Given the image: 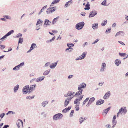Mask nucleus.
Masks as SVG:
<instances>
[{
    "label": "nucleus",
    "mask_w": 128,
    "mask_h": 128,
    "mask_svg": "<svg viewBox=\"0 0 128 128\" xmlns=\"http://www.w3.org/2000/svg\"><path fill=\"white\" fill-rule=\"evenodd\" d=\"M12 50V49L11 48H10L9 49H8V51H4V52H9V51H11V50Z\"/></svg>",
    "instance_id": "nucleus-56"
},
{
    "label": "nucleus",
    "mask_w": 128,
    "mask_h": 128,
    "mask_svg": "<svg viewBox=\"0 0 128 128\" xmlns=\"http://www.w3.org/2000/svg\"><path fill=\"white\" fill-rule=\"evenodd\" d=\"M98 24L97 23H95L92 24V28H93V29H95L97 28H98Z\"/></svg>",
    "instance_id": "nucleus-26"
},
{
    "label": "nucleus",
    "mask_w": 128,
    "mask_h": 128,
    "mask_svg": "<svg viewBox=\"0 0 128 128\" xmlns=\"http://www.w3.org/2000/svg\"><path fill=\"white\" fill-rule=\"evenodd\" d=\"M67 45L68 46L71 47L73 46H74V44H68Z\"/></svg>",
    "instance_id": "nucleus-45"
},
{
    "label": "nucleus",
    "mask_w": 128,
    "mask_h": 128,
    "mask_svg": "<svg viewBox=\"0 0 128 128\" xmlns=\"http://www.w3.org/2000/svg\"><path fill=\"white\" fill-rule=\"evenodd\" d=\"M5 115V114L4 113H2L1 114L0 116V117L2 118Z\"/></svg>",
    "instance_id": "nucleus-49"
},
{
    "label": "nucleus",
    "mask_w": 128,
    "mask_h": 128,
    "mask_svg": "<svg viewBox=\"0 0 128 128\" xmlns=\"http://www.w3.org/2000/svg\"><path fill=\"white\" fill-rule=\"evenodd\" d=\"M23 124V123L22 120H18L17 122L16 123V124L19 128L21 124L22 125V126Z\"/></svg>",
    "instance_id": "nucleus-13"
},
{
    "label": "nucleus",
    "mask_w": 128,
    "mask_h": 128,
    "mask_svg": "<svg viewBox=\"0 0 128 128\" xmlns=\"http://www.w3.org/2000/svg\"><path fill=\"white\" fill-rule=\"evenodd\" d=\"M14 32L13 30H12L8 32L5 35L0 39V40L6 38L7 36L10 35Z\"/></svg>",
    "instance_id": "nucleus-10"
},
{
    "label": "nucleus",
    "mask_w": 128,
    "mask_h": 128,
    "mask_svg": "<svg viewBox=\"0 0 128 128\" xmlns=\"http://www.w3.org/2000/svg\"><path fill=\"white\" fill-rule=\"evenodd\" d=\"M90 4L89 2H88L87 4L85 6V8L84 9L85 10H89L90 9Z\"/></svg>",
    "instance_id": "nucleus-21"
},
{
    "label": "nucleus",
    "mask_w": 128,
    "mask_h": 128,
    "mask_svg": "<svg viewBox=\"0 0 128 128\" xmlns=\"http://www.w3.org/2000/svg\"><path fill=\"white\" fill-rule=\"evenodd\" d=\"M118 42L120 43V44H122V45H125V44H124V43L122 42L119 41H118Z\"/></svg>",
    "instance_id": "nucleus-54"
},
{
    "label": "nucleus",
    "mask_w": 128,
    "mask_h": 128,
    "mask_svg": "<svg viewBox=\"0 0 128 128\" xmlns=\"http://www.w3.org/2000/svg\"><path fill=\"white\" fill-rule=\"evenodd\" d=\"M116 115H114V117L113 118L112 120H115L116 119Z\"/></svg>",
    "instance_id": "nucleus-57"
},
{
    "label": "nucleus",
    "mask_w": 128,
    "mask_h": 128,
    "mask_svg": "<svg viewBox=\"0 0 128 128\" xmlns=\"http://www.w3.org/2000/svg\"><path fill=\"white\" fill-rule=\"evenodd\" d=\"M97 13V11H96L94 10H93L92 11L90 12L89 17H93L96 15Z\"/></svg>",
    "instance_id": "nucleus-6"
},
{
    "label": "nucleus",
    "mask_w": 128,
    "mask_h": 128,
    "mask_svg": "<svg viewBox=\"0 0 128 128\" xmlns=\"http://www.w3.org/2000/svg\"><path fill=\"white\" fill-rule=\"evenodd\" d=\"M50 72V70H48L47 71H45L43 73L44 75H46L48 74Z\"/></svg>",
    "instance_id": "nucleus-37"
},
{
    "label": "nucleus",
    "mask_w": 128,
    "mask_h": 128,
    "mask_svg": "<svg viewBox=\"0 0 128 128\" xmlns=\"http://www.w3.org/2000/svg\"><path fill=\"white\" fill-rule=\"evenodd\" d=\"M72 76H73L72 75H69V76H68V79H70V78H72Z\"/></svg>",
    "instance_id": "nucleus-60"
},
{
    "label": "nucleus",
    "mask_w": 128,
    "mask_h": 128,
    "mask_svg": "<svg viewBox=\"0 0 128 128\" xmlns=\"http://www.w3.org/2000/svg\"><path fill=\"white\" fill-rule=\"evenodd\" d=\"M60 1V0H55L52 2V4L58 3Z\"/></svg>",
    "instance_id": "nucleus-40"
},
{
    "label": "nucleus",
    "mask_w": 128,
    "mask_h": 128,
    "mask_svg": "<svg viewBox=\"0 0 128 128\" xmlns=\"http://www.w3.org/2000/svg\"><path fill=\"white\" fill-rule=\"evenodd\" d=\"M104 102V100H100L97 101L96 103V104L98 105H100L103 104Z\"/></svg>",
    "instance_id": "nucleus-19"
},
{
    "label": "nucleus",
    "mask_w": 128,
    "mask_h": 128,
    "mask_svg": "<svg viewBox=\"0 0 128 128\" xmlns=\"http://www.w3.org/2000/svg\"><path fill=\"white\" fill-rule=\"evenodd\" d=\"M83 96V95H82L80 97V98H79V100L80 101L82 99Z\"/></svg>",
    "instance_id": "nucleus-52"
},
{
    "label": "nucleus",
    "mask_w": 128,
    "mask_h": 128,
    "mask_svg": "<svg viewBox=\"0 0 128 128\" xmlns=\"http://www.w3.org/2000/svg\"><path fill=\"white\" fill-rule=\"evenodd\" d=\"M79 104H78H78L76 105V106H76L75 107V108L76 109V111H78L79 110Z\"/></svg>",
    "instance_id": "nucleus-43"
},
{
    "label": "nucleus",
    "mask_w": 128,
    "mask_h": 128,
    "mask_svg": "<svg viewBox=\"0 0 128 128\" xmlns=\"http://www.w3.org/2000/svg\"><path fill=\"white\" fill-rule=\"evenodd\" d=\"M89 98H87L83 102V105L88 100Z\"/></svg>",
    "instance_id": "nucleus-41"
},
{
    "label": "nucleus",
    "mask_w": 128,
    "mask_h": 128,
    "mask_svg": "<svg viewBox=\"0 0 128 128\" xmlns=\"http://www.w3.org/2000/svg\"><path fill=\"white\" fill-rule=\"evenodd\" d=\"M36 44L34 43L32 44L31 45L30 49L27 52L28 53L30 52L32 50H33L34 48H36Z\"/></svg>",
    "instance_id": "nucleus-14"
},
{
    "label": "nucleus",
    "mask_w": 128,
    "mask_h": 128,
    "mask_svg": "<svg viewBox=\"0 0 128 128\" xmlns=\"http://www.w3.org/2000/svg\"><path fill=\"white\" fill-rule=\"evenodd\" d=\"M116 26V23H114L112 25V27H115Z\"/></svg>",
    "instance_id": "nucleus-62"
},
{
    "label": "nucleus",
    "mask_w": 128,
    "mask_h": 128,
    "mask_svg": "<svg viewBox=\"0 0 128 128\" xmlns=\"http://www.w3.org/2000/svg\"><path fill=\"white\" fill-rule=\"evenodd\" d=\"M52 32L54 33H57L58 32V31L56 30H52Z\"/></svg>",
    "instance_id": "nucleus-55"
},
{
    "label": "nucleus",
    "mask_w": 128,
    "mask_h": 128,
    "mask_svg": "<svg viewBox=\"0 0 128 128\" xmlns=\"http://www.w3.org/2000/svg\"><path fill=\"white\" fill-rule=\"evenodd\" d=\"M56 10V7L49 8L46 10V13L48 14H50L55 11Z\"/></svg>",
    "instance_id": "nucleus-5"
},
{
    "label": "nucleus",
    "mask_w": 128,
    "mask_h": 128,
    "mask_svg": "<svg viewBox=\"0 0 128 128\" xmlns=\"http://www.w3.org/2000/svg\"><path fill=\"white\" fill-rule=\"evenodd\" d=\"M74 92H72L71 91H69L67 93L66 95H64V96L66 97L67 96H69L73 95L74 94Z\"/></svg>",
    "instance_id": "nucleus-16"
},
{
    "label": "nucleus",
    "mask_w": 128,
    "mask_h": 128,
    "mask_svg": "<svg viewBox=\"0 0 128 128\" xmlns=\"http://www.w3.org/2000/svg\"><path fill=\"white\" fill-rule=\"evenodd\" d=\"M106 0H104L102 2L101 4L102 5L106 6Z\"/></svg>",
    "instance_id": "nucleus-48"
},
{
    "label": "nucleus",
    "mask_w": 128,
    "mask_h": 128,
    "mask_svg": "<svg viewBox=\"0 0 128 128\" xmlns=\"http://www.w3.org/2000/svg\"><path fill=\"white\" fill-rule=\"evenodd\" d=\"M9 126L8 125H5L4 127H3V128H7V127Z\"/></svg>",
    "instance_id": "nucleus-64"
},
{
    "label": "nucleus",
    "mask_w": 128,
    "mask_h": 128,
    "mask_svg": "<svg viewBox=\"0 0 128 128\" xmlns=\"http://www.w3.org/2000/svg\"><path fill=\"white\" fill-rule=\"evenodd\" d=\"M48 102V101H44L42 104V106H44Z\"/></svg>",
    "instance_id": "nucleus-34"
},
{
    "label": "nucleus",
    "mask_w": 128,
    "mask_h": 128,
    "mask_svg": "<svg viewBox=\"0 0 128 128\" xmlns=\"http://www.w3.org/2000/svg\"><path fill=\"white\" fill-rule=\"evenodd\" d=\"M44 78V76H40L39 77L36 79V80L38 82L42 81Z\"/></svg>",
    "instance_id": "nucleus-22"
},
{
    "label": "nucleus",
    "mask_w": 128,
    "mask_h": 128,
    "mask_svg": "<svg viewBox=\"0 0 128 128\" xmlns=\"http://www.w3.org/2000/svg\"><path fill=\"white\" fill-rule=\"evenodd\" d=\"M24 65V62H22L20 64H19L17 66H16L14 67L13 68V70H19V68L20 66H22Z\"/></svg>",
    "instance_id": "nucleus-11"
},
{
    "label": "nucleus",
    "mask_w": 128,
    "mask_h": 128,
    "mask_svg": "<svg viewBox=\"0 0 128 128\" xmlns=\"http://www.w3.org/2000/svg\"><path fill=\"white\" fill-rule=\"evenodd\" d=\"M72 3V2L70 1L67 2L65 4V6L66 7H68V6L70 5V4Z\"/></svg>",
    "instance_id": "nucleus-33"
},
{
    "label": "nucleus",
    "mask_w": 128,
    "mask_h": 128,
    "mask_svg": "<svg viewBox=\"0 0 128 128\" xmlns=\"http://www.w3.org/2000/svg\"><path fill=\"white\" fill-rule=\"evenodd\" d=\"M5 46L3 45H0V48L1 49H2L4 48H5Z\"/></svg>",
    "instance_id": "nucleus-46"
},
{
    "label": "nucleus",
    "mask_w": 128,
    "mask_h": 128,
    "mask_svg": "<svg viewBox=\"0 0 128 128\" xmlns=\"http://www.w3.org/2000/svg\"><path fill=\"white\" fill-rule=\"evenodd\" d=\"M80 101L79 100L78 98H76V99L74 102V103L75 104H76V105L80 104V102H79Z\"/></svg>",
    "instance_id": "nucleus-28"
},
{
    "label": "nucleus",
    "mask_w": 128,
    "mask_h": 128,
    "mask_svg": "<svg viewBox=\"0 0 128 128\" xmlns=\"http://www.w3.org/2000/svg\"><path fill=\"white\" fill-rule=\"evenodd\" d=\"M14 32L13 30H12L8 32L5 35L0 39V40L6 38L7 36L10 35Z\"/></svg>",
    "instance_id": "nucleus-9"
},
{
    "label": "nucleus",
    "mask_w": 128,
    "mask_h": 128,
    "mask_svg": "<svg viewBox=\"0 0 128 128\" xmlns=\"http://www.w3.org/2000/svg\"><path fill=\"white\" fill-rule=\"evenodd\" d=\"M124 32H123L120 31L118 32L116 34L115 36H116L118 35L121 34L122 35H124Z\"/></svg>",
    "instance_id": "nucleus-29"
},
{
    "label": "nucleus",
    "mask_w": 128,
    "mask_h": 128,
    "mask_svg": "<svg viewBox=\"0 0 128 128\" xmlns=\"http://www.w3.org/2000/svg\"><path fill=\"white\" fill-rule=\"evenodd\" d=\"M73 96L71 98H67L65 100L64 102V106H67L69 103V102L72 99L73 97Z\"/></svg>",
    "instance_id": "nucleus-8"
},
{
    "label": "nucleus",
    "mask_w": 128,
    "mask_h": 128,
    "mask_svg": "<svg viewBox=\"0 0 128 128\" xmlns=\"http://www.w3.org/2000/svg\"><path fill=\"white\" fill-rule=\"evenodd\" d=\"M72 50V48L70 47L68 48H66V51H68V52H71Z\"/></svg>",
    "instance_id": "nucleus-36"
},
{
    "label": "nucleus",
    "mask_w": 128,
    "mask_h": 128,
    "mask_svg": "<svg viewBox=\"0 0 128 128\" xmlns=\"http://www.w3.org/2000/svg\"><path fill=\"white\" fill-rule=\"evenodd\" d=\"M119 54L120 56H126V54L125 53H119Z\"/></svg>",
    "instance_id": "nucleus-42"
},
{
    "label": "nucleus",
    "mask_w": 128,
    "mask_h": 128,
    "mask_svg": "<svg viewBox=\"0 0 128 128\" xmlns=\"http://www.w3.org/2000/svg\"><path fill=\"white\" fill-rule=\"evenodd\" d=\"M95 98L94 97L91 98L89 100L88 104L86 105L87 106H88L90 104H91L94 100Z\"/></svg>",
    "instance_id": "nucleus-15"
},
{
    "label": "nucleus",
    "mask_w": 128,
    "mask_h": 128,
    "mask_svg": "<svg viewBox=\"0 0 128 128\" xmlns=\"http://www.w3.org/2000/svg\"><path fill=\"white\" fill-rule=\"evenodd\" d=\"M86 86V84L84 83H82V84H80L78 86V90L79 91L77 92L74 96H78L79 95L82 94V88H84Z\"/></svg>",
    "instance_id": "nucleus-1"
},
{
    "label": "nucleus",
    "mask_w": 128,
    "mask_h": 128,
    "mask_svg": "<svg viewBox=\"0 0 128 128\" xmlns=\"http://www.w3.org/2000/svg\"><path fill=\"white\" fill-rule=\"evenodd\" d=\"M106 66V64L105 63H103L102 64V66H103V67H105Z\"/></svg>",
    "instance_id": "nucleus-58"
},
{
    "label": "nucleus",
    "mask_w": 128,
    "mask_h": 128,
    "mask_svg": "<svg viewBox=\"0 0 128 128\" xmlns=\"http://www.w3.org/2000/svg\"><path fill=\"white\" fill-rule=\"evenodd\" d=\"M23 42V39L22 38H20L19 39L18 43H22Z\"/></svg>",
    "instance_id": "nucleus-39"
},
{
    "label": "nucleus",
    "mask_w": 128,
    "mask_h": 128,
    "mask_svg": "<svg viewBox=\"0 0 128 128\" xmlns=\"http://www.w3.org/2000/svg\"><path fill=\"white\" fill-rule=\"evenodd\" d=\"M34 96H27L26 97V98L27 99H31L32 98H34Z\"/></svg>",
    "instance_id": "nucleus-44"
},
{
    "label": "nucleus",
    "mask_w": 128,
    "mask_h": 128,
    "mask_svg": "<svg viewBox=\"0 0 128 128\" xmlns=\"http://www.w3.org/2000/svg\"><path fill=\"white\" fill-rule=\"evenodd\" d=\"M71 107H69L67 108H66L63 110L62 111L63 112L66 113L70 109Z\"/></svg>",
    "instance_id": "nucleus-27"
},
{
    "label": "nucleus",
    "mask_w": 128,
    "mask_h": 128,
    "mask_svg": "<svg viewBox=\"0 0 128 128\" xmlns=\"http://www.w3.org/2000/svg\"><path fill=\"white\" fill-rule=\"evenodd\" d=\"M19 88V86L18 85H16V87L14 88V92H16L17 90H18Z\"/></svg>",
    "instance_id": "nucleus-31"
},
{
    "label": "nucleus",
    "mask_w": 128,
    "mask_h": 128,
    "mask_svg": "<svg viewBox=\"0 0 128 128\" xmlns=\"http://www.w3.org/2000/svg\"><path fill=\"white\" fill-rule=\"evenodd\" d=\"M110 107H109L106 110H104V113H105V114H106L108 112V111L110 110Z\"/></svg>",
    "instance_id": "nucleus-35"
},
{
    "label": "nucleus",
    "mask_w": 128,
    "mask_h": 128,
    "mask_svg": "<svg viewBox=\"0 0 128 128\" xmlns=\"http://www.w3.org/2000/svg\"><path fill=\"white\" fill-rule=\"evenodd\" d=\"M17 35V37H21L22 36V34H21L19 33Z\"/></svg>",
    "instance_id": "nucleus-59"
},
{
    "label": "nucleus",
    "mask_w": 128,
    "mask_h": 128,
    "mask_svg": "<svg viewBox=\"0 0 128 128\" xmlns=\"http://www.w3.org/2000/svg\"><path fill=\"white\" fill-rule=\"evenodd\" d=\"M57 62L53 63L52 64L50 65V67L51 68H54L56 65Z\"/></svg>",
    "instance_id": "nucleus-30"
},
{
    "label": "nucleus",
    "mask_w": 128,
    "mask_h": 128,
    "mask_svg": "<svg viewBox=\"0 0 128 128\" xmlns=\"http://www.w3.org/2000/svg\"><path fill=\"white\" fill-rule=\"evenodd\" d=\"M99 40V39H97L94 42L92 43V44H94L96 43L97 42H98Z\"/></svg>",
    "instance_id": "nucleus-51"
},
{
    "label": "nucleus",
    "mask_w": 128,
    "mask_h": 128,
    "mask_svg": "<svg viewBox=\"0 0 128 128\" xmlns=\"http://www.w3.org/2000/svg\"><path fill=\"white\" fill-rule=\"evenodd\" d=\"M115 63L116 64L117 66H118L119 64L121 63L120 60H115Z\"/></svg>",
    "instance_id": "nucleus-24"
},
{
    "label": "nucleus",
    "mask_w": 128,
    "mask_h": 128,
    "mask_svg": "<svg viewBox=\"0 0 128 128\" xmlns=\"http://www.w3.org/2000/svg\"><path fill=\"white\" fill-rule=\"evenodd\" d=\"M112 122L113 124H114V125L113 126V127L116 124V121L115 120H112Z\"/></svg>",
    "instance_id": "nucleus-47"
},
{
    "label": "nucleus",
    "mask_w": 128,
    "mask_h": 128,
    "mask_svg": "<svg viewBox=\"0 0 128 128\" xmlns=\"http://www.w3.org/2000/svg\"><path fill=\"white\" fill-rule=\"evenodd\" d=\"M110 91H108L106 93L104 96L103 97V98L104 99H107L110 96Z\"/></svg>",
    "instance_id": "nucleus-12"
},
{
    "label": "nucleus",
    "mask_w": 128,
    "mask_h": 128,
    "mask_svg": "<svg viewBox=\"0 0 128 128\" xmlns=\"http://www.w3.org/2000/svg\"><path fill=\"white\" fill-rule=\"evenodd\" d=\"M84 25V22H80L76 25V28L78 30L81 29L83 27Z\"/></svg>",
    "instance_id": "nucleus-2"
},
{
    "label": "nucleus",
    "mask_w": 128,
    "mask_h": 128,
    "mask_svg": "<svg viewBox=\"0 0 128 128\" xmlns=\"http://www.w3.org/2000/svg\"><path fill=\"white\" fill-rule=\"evenodd\" d=\"M29 86H26L24 87L22 90L23 94H26L28 92Z\"/></svg>",
    "instance_id": "nucleus-7"
},
{
    "label": "nucleus",
    "mask_w": 128,
    "mask_h": 128,
    "mask_svg": "<svg viewBox=\"0 0 128 128\" xmlns=\"http://www.w3.org/2000/svg\"><path fill=\"white\" fill-rule=\"evenodd\" d=\"M87 118H83L81 117L80 118V124H81Z\"/></svg>",
    "instance_id": "nucleus-23"
},
{
    "label": "nucleus",
    "mask_w": 128,
    "mask_h": 128,
    "mask_svg": "<svg viewBox=\"0 0 128 128\" xmlns=\"http://www.w3.org/2000/svg\"><path fill=\"white\" fill-rule=\"evenodd\" d=\"M74 110H71L70 114V115L71 116H72V114L74 113Z\"/></svg>",
    "instance_id": "nucleus-50"
},
{
    "label": "nucleus",
    "mask_w": 128,
    "mask_h": 128,
    "mask_svg": "<svg viewBox=\"0 0 128 128\" xmlns=\"http://www.w3.org/2000/svg\"><path fill=\"white\" fill-rule=\"evenodd\" d=\"M126 108H122L119 110V111L117 114V116L118 117L119 114H122V113H126Z\"/></svg>",
    "instance_id": "nucleus-3"
},
{
    "label": "nucleus",
    "mask_w": 128,
    "mask_h": 128,
    "mask_svg": "<svg viewBox=\"0 0 128 128\" xmlns=\"http://www.w3.org/2000/svg\"><path fill=\"white\" fill-rule=\"evenodd\" d=\"M36 86V84H34L33 85H32L31 86L30 88L29 92H31L34 89L35 87Z\"/></svg>",
    "instance_id": "nucleus-18"
},
{
    "label": "nucleus",
    "mask_w": 128,
    "mask_h": 128,
    "mask_svg": "<svg viewBox=\"0 0 128 128\" xmlns=\"http://www.w3.org/2000/svg\"><path fill=\"white\" fill-rule=\"evenodd\" d=\"M107 23V21L106 20H104V22H103L102 23H101V25L102 26H104L106 25V24Z\"/></svg>",
    "instance_id": "nucleus-38"
},
{
    "label": "nucleus",
    "mask_w": 128,
    "mask_h": 128,
    "mask_svg": "<svg viewBox=\"0 0 128 128\" xmlns=\"http://www.w3.org/2000/svg\"><path fill=\"white\" fill-rule=\"evenodd\" d=\"M42 21L40 20H37V22L36 24V26H40V24L42 23Z\"/></svg>",
    "instance_id": "nucleus-20"
},
{
    "label": "nucleus",
    "mask_w": 128,
    "mask_h": 128,
    "mask_svg": "<svg viewBox=\"0 0 128 128\" xmlns=\"http://www.w3.org/2000/svg\"><path fill=\"white\" fill-rule=\"evenodd\" d=\"M104 83V82L102 83V82H100L99 84V85H100V86H102V85Z\"/></svg>",
    "instance_id": "nucleus-61"
},
{
    "label": "nucleus",
    "mask_w": 128,
    "mask_h": 128,
    "mask_svg": "<svg viewBox=\"0 0 128 128\" xmlns=\"http://www.w3.org/2000/svg\"><path fill=\"white\" fill-rule=\"evenodd\" d=\"M83 96V95H82L80 97V98H79V100L80 101L82 99Z\"/></svg>",
    "instance_id": "nucleus-53"
},
{
    "label": "nucleus",
    "mask_w": 128,
    "mask_h": 128,
    "mask_svg": "<svg viewBox=\"0 0 128 128\" xmlns=\"http://www.w3.org/2000/svg\"><path fill=\"white\" fill-rule=\"evenodd\" d=\"M62 114H58L55 115L53 117V119L54 120H57L61 118L63 116Z\"/></svg>",
    "instance_id": "nucleus-4"
},
{
    "label": "nucleus",
    "mask_w": 128,
    "mask_h": 128,
    "mask_svg": "<svg viewBox=\"0 0 128 128\" xmlns=\"http://www.w3.org/2000/svg\"><path fill=\"white\" fill-rule=\"evenodd\" d=\"M59 18L58 16L56 18H54V19L53 20L52 23L53 24H54L56 23V22L57 21V20L58 19V18Z\"/></svg>",
    "instance_id": "nucleus-32"
},
{
    "label": "nucleus",
    "mask_w": 128,
    "mask_h": 128,
    "mask_svg": "<svg viewBox=\"0 0 128 128\" xmlns=\"http://www.w3.org/2000/svg\"><path fill=\"white\" fill-rule=\"evenodd\" d=\"M81 14L82 16H84L85 15V13L82 12L81 13Z\"/></svg>",
    "instance_id": "nucleus-63"
},
{
    "label": "nucleus",
    "mask_w": 128,
    "mask_h": 128,
    "mask_svg": "<svg viewBox=\"0 0 128 128\" xmlns=\"http://www.w3.org/2000/svg\"><path fill=\"white\" fill-rule=\"evenodd\" d=\"M51 23V22L48 19H46L45 21V22L44 24H45L47 25H50Z\"/></svg>",
    "instance_id": "nucleus-25"
},
{
    "label": "nucleus",
    "mask_w": 128,
    "mask_h": 128,
    "mask_svg": "<svg viewBox=\"0 0 128 128\" xmlns=\"http://www.w3.org/2000/svg\"><path fill=\"white\" fill-rule=\"evenodd\" d=\"M86 55V54L85 52H84L80 56V57L78 58L76 60H79L84 58Z\"/></svg>",
    "instance_id": "nucleus-17"
}]
</instances>
